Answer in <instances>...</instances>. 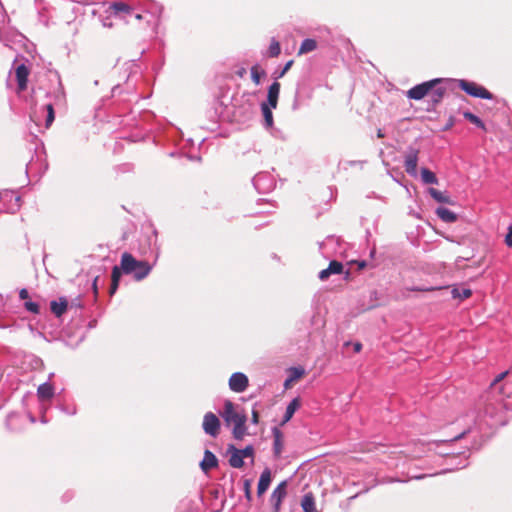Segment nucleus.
<instances>
[{
    "label": "nucleus",
    "instance_id": "20",
    "mask_svg": "<svg viewBox=\"0 0 512 512\" xmlns=\"http://www.w3.org/2000/svg\"><path fill=\"white\" fill-rule=\"evenodd\" d=\"M300 399L299 398H294L287 406L286 408V412H285V415H284V418H283V421H282V425H284L285 423H287L294 415L295 411L300 407Z\"/></svg>",
    "mask_w": 512,
    "mask_h": 512
},
{
    "label": "nucleus",
    "instance_id": "18",
    "mask_svg": "<svg viewBox=\"0 0 512 512\" xmlns=\"http://www.w3.org/2000/svg\"><path fill=\"white\" fill-rule=\"evenodd\" d=\"M123 271L120 266H114L111 273V285L109 288V294L112 296L118 289L120 278Z\"/></svg>",
    "mask_w": 512,
    "mask_h": 512
},
{
    "label": "nucleus",
    "instance_id": "33",
    "mask_svg": "<svg viewBox=\"0 0 512 512\" xmlns=\"http://www.w3.org/2000/svg\"><path fill=\"white\" fill-rule=\"evenodd\" d=\"M113 8L117 12L129 13L131 11V8L127 4L122 3V2L114 3Z\"/></svg>",
    "mask_w": 512,
    "mask_h": 512
},
{
    "label": "nucleus",
    "instance_id": "40",
    "mask_svg": "<svg viewBox=\"0 0 512 512\" xmlns=\"http://www.w3.org/2000/svg\"><path fill=\"white\" fill-rule=\"evenodd\" d=\"M252 422L254 424H258L259 423V413L257 410H253L252 411Z\"/></svg>",
    "mask_w": 512,
    "mask_h": 512
},
{
    "label": "nucleus",
    "instance_id": "46",
    "mask_svg": "<svg viewBox=\"0 0 512 512\" xmlns=\"http://www.w3.org/2000/svg\"><path fill=\"white\" fill-rule=\"evenodd\" d=\"M503 393V386H500L499 387V394H502Z\"/></svg>",
    "mask_w": 512,
    "mask_h": 512
},
{
    "label": "nucleus",
    "instance_id": "21",
    "mask_svg": "<svg viewBox=\"0 0 512 512\" xmlns=\"http://www.w3.org/2000/svg\"><path fill=\"white\" fill-rule=\"evenodd\" d=\"M430 196L439 203L452 204L451 198L445 194L444 192L437 190L435 188H429L428 190Z\"/></svg>",
    "mask_w": 512,
    "mask_h": 512
},
{
    "label": "nucleus",
    "instance_id": "26",
    "mask_svg": "<svg viewBox=\"0 0 512 512\" xmlns=\"http://www.w3.org/2000/svg\"><path fill=\"white\" fill-rule=\"evenodd\" d=\"M266 72L260 68L258 64L251 67V78L255 85H259L261 77H264Z\"/></svg>",
    "mask_w": 512,
    "mask_h": 512
},
{
    "label": "nucleus",
    "instance_id": "11",
    "mask_svg": "<svg viewBox=\"0 0 512 512\" xmlns=\"http://www.w3.org/2000/svg\"><path fill=\"white\" fill-rule=\"evenodd\" d=\"M280 88H281V85L277 81L273 82L268 88L266 104L274 109L277 107V104H278Z\"/></svg>",
    "mask_w": 512,
    "mask_h": 512
},
{
    "label": "nucleus",
    "instance_id": "30",
    "mask_svg": "<svg viewBox=\"0 0 512 512\" xmlns=\"http://www.w3.org/2000/svg\"><path fill=\"white\" fill-rule=\"evenodd\" d=\"M45 109L47 111L45 126L46 128H49L55 119V112L52 104H47Z\"/></svg>",
    "mask_w": 512,
    "mask_h": 512
},
{
    "label": "nucleus",
    "instance_id": "31",
    "mask_svg": "<svg viewBox=\"0 0 512 512\" xmlns=\"http://www.w3.org/2000/svg\"><path fill=\"white\" fill-rule=\"evenodd\" d=\"M472 295V291L470 289H462L461 291L458 288H454L452 290L453 298L467 299Z\"/></svg>",
    "mask_w": 512,
    "mask_h": 512
},
{
    "label": "nucleus",
    "instance_id": "1",
    "mask_svg": "<svg viewBox=\"0 0 512 512\" xmlns=\"http://www.w3.org/2000/svg\"><path fill=\"white\" fill-rule=\"evenodd\" d=\"M121 269L124 274H132L136 281H142L151 272L152 266L147 261L137 260L132 254L121 255Z\"/></svg>",
    "mask_w": 512,
    "mask_h": 512
},
{
    "label": "nucleus",
    "instance_id": "12",
    "mask_svg": "<svg viewBox=\"0 0 512 512\" xmlns=\"http://www.w3.org/2000/svg\"><path fill=\"white\" fill-rule=\"evenodd\" d=\"M343 272V264L336 260H333L329 263L326 269H323L319 273V278L323 281L329 278L332 274H341Z\"/></svg>",
    "mask_w": 512,
    "mask_h": 512
},
{
    "label": "nucleus",
    "instance_id": "9",
    "mask_svg": "<svg viewBox=\"0 0 512 512\" xmlns=\"http://www.w3.org/2000/svg\"><path fill=\"white\" fill-rule=\"evenodd\" d=\"M286 488V481H282L280 484H278V486L274 489V491L271 494V502L274 505L276 512L279 510L281 502L286 496Z\"/></svg>",
    "mask_w": 512,
    "mask_h": 512
},
{
    "label": "nucleus",
    "instance_id": "14",
    "mask_svg": "<svg viewBox=\"0 0 512 512\" xmlns=\"http://www.w3.org/2000/svg\"><path fill=\"white\" fill-rule=\"evenodd\" d=\"M273 437H274V443H273V451L276 458H279L281 456V453L283 451L284 447V440H283V433L278 429H273Z\"/></svg>",
    "mask_w": 512,
    "mask_h": 512
},
{
    "label": "nucleus",
    "instance_id": "8",
    "mask_svg": "<svg viewBox=\"0 0 512 512\" xmlns=\"http://www.w3.org/2000/svg\"><path fill=\"white\" fill-rule=\"evenodd\" d=\"M30 70L25 64H20L15 69V76L18 84V90L24 91L27 88L28 76Z\"/></svg>",
    "mask_w": 512,
    "mask_h": 512
},
{
    "label": "nucleus",
    "instance_id": "17",
    "mask_svg": "<svg viewBox=\"0 0 512 512\" xmlns=\"http://www.w3.org/2000/svg\"><path fill=\"white\" fill-rule=\"evenodd\" d=\"M67 307L68 301L64 297H60L58 301H52L50 304L52 313L57 317H61L67 311Z\"/></svg>",
    "mask_w": 512,
    "mask_h": 512
},
{
    "label": "nucleus",
    "instance_id": "49",
    "mask_svg": "<svg viewBox=\"0 0 512 512\" xmlns=\"http://www.w3.org/2000/svg\"><path fill=\"white\" fill-rule=\"evenodd\" d=\"M136 18H137V19H141L142 17H141V15H140V14H137V15H136Z\"/></svg>",
    "mask_w": 512,
    "mask_h": 512
},
{
    "label": "nucleus",
    "instance_id": "10",
    "mask_svg": "<svg viewBox=\"0 0 512 512\" xmlns=\"http://www.w3.org/2000/svg\"><path fill=\"white\" fill-rule=\"evenodd\" d=\"M227 452L230 455L229 465L233 468H242L244 465L243 456L234 445H229Z\"/></svg>",
    "mask_w": 512,
    "mask_h": 512
},
{
    "label": "nucleus",
    "instance_id": "5",
    "mask_svg": "<svg viewBox=\"0 0 512 512\" xmlns=\"http://www.w3.org/2000/svg\"><path fill=\"white\" fill-rule=\"evenodd\" d=\"M202 427L206 434L217 437L220 432V421L214 413L207 412L203 417Z\"/></svg>",
    "mask_w": 512,
    "mask_h": 512
},
{
    "label": "nucleus",
    "instance_id": "6",
    "mask_svg": "<svg viewBox=\"0 0 512 512\" xmlns=\"http://www.w3.org/2000/svg\"><path fill=\"white\" fill-rule=\"evenodd\" d=\"M418 154L419 151L417 149H409L405 155L404 167L405 171L411 175H417V164H418Z\"/></svg>",
    "mask_w": 512,
    "mask_h": 512
},
{
    "label": "nucleus",
    "instance_id": "44",
    "mask_svg": "<svg viewBox=\"0 0 512 512\" xmlns=\"http://www.w3.org/2000/svg\"><path fill=\"white\" fill-rule=\"evenodd\" d=\"M353 349L356 353H359L362 349V344L360 342H356L353 344Z\"/></svg>",
    "mask_w": 512,
    "mask_h": 512
},
{
    "label": "nucleus",
    "instance_id": "7",
    "mask_svg": "<svg viewBox=\"0 0 512 512\" xmlns=\"http://www.w3.org/2000/svg\"><path fill=\"white\" fill-rule=\"evenodd\" d=\"M248 378L245 374L236 372L233 373L229 379V387L232 391L240 393L248 387Z\"/></svg>",
    "mask_w": 512,
    "mask_h": 512
},
{
    "label": "nucleus",
    "instance_id": "2",
    "mask_svg": "<svg viewBox=\"0 0 512 512\" xmlns=\"http://www.w3.org/2000/svg\"><path fill=\"white\" fill-rule=\"evenodd\" d=\"M222 417L226 424L234 425L232 431L234 438L237 440H242L247 434V416L245 414L238 413L235 410L234 404L231 401H227L224 405Z\"/></svg>",
    "mask_w": 512,
    "mask_h": 512
},
{
    "label": "nucleus",
    "instance_id": "13",
    "mask_svg": "<svg viewBox=\"0 0 512 512\" xmlns=\"http://www.w3.org/2000/svg\"><path fill=\"white\" fill-rule=\"evenodd\" d=\"M217 466V457L210 450H205L203 460L200 462L202 471L207 473L209 470L216 468Z\"/></svg>",
    "mask_w": 512,
    "mask_h": 512
},
{
    "label": "nucleus",
    "instance_id": "50",
    "mask_svg": "<svg viewBox=\"0 0 512 512\" xmlns=\"http://www.w3.org/2000/svg\"><path fill=\"white\" fill-rule=\"evenodd\" d=\"M364 266H365V263H364V262H362V263L360 264V268H363Z\"/></svg>",
    "mask_w": 512,
    "mask_h": 512
},
{
    "label": "nucleus",
    "instance_id": "4",
    "mask_svg": "<svg viewBox=\"0 0 512 512\" xmlns=\"http://www.w3.org/2000/svg\"><path fill=\"white\" fill-rule=\"evenodd\" d=\"M459 87L465 91L467 94L473 97L481 98V99H492L493 95L489 92L485 87L478 85L474 82H469L466 80H460Z\"/></svg>",
    "mask_w": 512,
    "mask_h": 512
},
{
    "label": "nucleus",
    "instance_id": "34",
    "mask_svg": "<svg viewBox=\"0 0 512 512\" xmlns=\"http://www.w3.org/2000/svg\"><path fill=\"white\" fill-rule=\"evenodd\" d=\"M25 308L34 313V314H38L39 313V305L35 302H32V301H26L25 302Z\"/></svg>",
    "mask_w": 512,
    "mask_h": 512
},
{
    "label": "nucleus",
    "instance_id": "25",
    "mask_svg": "<svg viewBox=\"0 0 512 512\" xmlns=\"http://www.w3.org/2000/svg\"><path fill=\"white\" fill-rule=\"evenodd\" d=\"M421 177H422V181L425 184H438V179H437L435 173H433L432 171H430L427 168L421 169Z\"/></svg>",
    "mask_w": 512,
    "mask_h": 512
},
{
    "label": "nucleus",
    "instance_id": "29",
    "mask_svg": "<svg viewBox=\"0 0 512 512\" xmlns=\"http://www.w3.org/2000/svg\"><path fill=\"white\" fill-rule=\"evenodd\" d=\"M304 375H305V370L302 367H291L289 369V378L293 382L300 380L302 377H304Z\"/></svg>",
    "mask_w": 512,
    "mask_h": 512
},
{
    "label": "nucleus",
    "instance_id": "38",
    "mask_svg": "<svg viewBox=\"0 0 512 512\" xmlns=\"http://www.w3.org/2000/svg\"><path fill=\"white\" fill-rule=\"evenodd\" d=\"M505 243L508 247H512V225L508 228V233L505 237Z\"/></svg>",
    "mask_w": 512,
    "mask_h": 512
},
{
    "label": "nucleus",
    "instance_id": "35",
    "mask_svg": "<svg viewBox=\"0 0 512 512\" xmlns=\"http://www.w3.org/2000/svg\"><path fill=\"white\" fill-rule=\"evenodd\" d=\"M240 453L242 454L243 458L245 457H254V448L253 446L249 445L246 446L244 449H239Z\"/></svg>",
    "mask_w": 512,
    "mask_h": 512
},
{
    "label": "nucleus",
    "instance_id": "42",
    "mask_svg": "<svg viewBox=\"0 0 512 512\" xmlns=\"http://www.w3.org/2000/svg\"><path fill=\"white\" fill-rule=\"evenodd\" d=\"M235 73L239 78H243L246 74V69L244 67H241Z\"/></svg>",
    "mask_w": 512,
    "mask_h": 512
},
{
    "label": "nucleus",
    "instance_id": "43",
    "mask_svg": "<svg viewBox=\"0 0 512 512\" xmlns=\"http://www.w3.org/2000/svg\"><path fill=\"white\" fill-rule=\"evenodd\" d=\"M98 279H99V277H98V276H96V277L94 278V281H93V292H94L95 296H97V294H98V287H97V281H98Z\"/></svg>",
    "mask_w": 512,
    "mask_h": 512
},
{
    "label": "nucleus",
    "instance_id": "3",
    "mask_svg": "<svg viewBox=\"0 0 512 512\" xmlns=\"http://www.w3.org/2000/svg\"><path fill=\"white\" fill-rule=\"evenodd\" d=\"M442 81L443 79L436 78L418 84L407 91V97L413 100H421L425 96H429L430 90H432L434 86L441 84Z\"/></svg>",
    "mask_w": 512,
    "mask_h": 512
},
{
    "label": "nucleus",
    "instance_id": "22",
    "mask_svg": "<svg viewBox=\"0 0 512 512\" xmlns=\"http://www.w3.org/2000/svg\"><path fill=\"white\" fill-rule=\"evenodd\" d=\"M301 507L304 512H317L314 497L311 493L306 494L301 501Z\"/></svg>",
    "mask_w": 512,
    "mask_h": 512
},
{
    "label": "nucleus",
    "instance_id": "24",
    "mask_svg": "<svg viewBox=\"0 0 512 512\" xmlns=\"http://www.w3.org/2000/svg\"><path fill=\"white\" fill-rule=\"evenodd\" d=\"M317 48V42L314 39H305L299 48L298 54H306L314 51Z\"/></svg>",
    "mask_w": 512,
    "mask_h": 512
},
{
    "label": "nucleus",
    "instance_id": "41",
    "mask_svg": "<svg viewBox=\"0 0 512 512\" xmlns=\"http://www.w3.org/2000/svg\"><path fill=\"white\" fill-rule=\"evenodd\" d=\"M19 297L22 299V300H26L29 298V294H28V291L26 289H21L20 292H19Z\"/></svg>",
    "mask_w": 512,
    "mask_h": 512
},
{
    "label": "nucleus",
    "instance_id": "19",
    "mask_svg": "<svg viewBox=\"0 0 512 512\" xmlns=\"http://www.w3.org/2000/svg\"><path fill=\"white\" fill-rule=\"evenodd\" d=\"M437 216L446 223H453L457 220V215L445 207H438L436 209Z\"/></svg>",
    "mask_w": 512,
    "mask_h": 512
},
{
    "label": "nucleus",
    "instance_id": "16",
    "mask_svg": "<svg viewBox=\"0 0 512 512\" xmlns=\"http://www.w3.org/2000/svg\"><path fill=\"white\" fill-rule=\"evenodd\" d=\"M37 396L40 401H49L54 396V387L50 383H43L37 389Z\"/></svg>",
    "mask_w": 512,
    "mask_h": 512
},
{
    "label": "nucleus",
    "instance_id": "27",
    "mask_svg": "<svg viewBox=\"0 0 512 512\" xmlns=\"http://www.w3.org/2000/svg\"><path fill=\"white\" fill-rule=\"evenodd\" d=\"M270 106L266 103H262L261 110L263 113L264 121L267 127H271L273 125V114Z\"/></svg>",
    "mask_w": 512,
    "mask_h": 512
},
{
    "label": "nucleus",
    "instance_id": "32",
    "mask_svg": "<svg viewBox=\"0 0 512 512\" xmlns=\"http://www.w3.org/2000/svg\"><path fill=\"white\" fill-rule=\"evenodd\" d=\"M281 52L280 44L278 41L273 40L269 46V54L271 57H277Z\"/></svg>",
    "mask_w": 512,
    "mask_h": 512
},
{
    "label": "nucleus",
    "instance_id": "39",
    "mask_svg": "<svg viewBox=\"0 0 512 512\" xmlns=\"http://www.w3.org/2000/svg\"><path fill=\"white\" fill-rule=\"evenodd\" d=\"M292 65H293V60L288 61L285 64L283 70L281 71L279 77H283L288 72V70L291 68Z\"/></svg>",
    "mask_w": 512,
    "mask_h": 512
},
{
    "label": "nucleus",
    "instance_id": "28",
    "mask_svg": "<svg viewBox=\"0 0 512 512\" xmlns=\"http://www.w3.org/2000/svg\"><path fill=\"white\" fill-rule=\"evenodd\" d=\"M463 116L465 119L470 121L472 124L476 125L477 127L481 128L482 130H486V126L483 123V121L475 114L466 111L463 113Z\"/></svg>",
    "mask_w": 512,
    "mask_h": 512
},
{
    "label": "nucleus",
    "instance_id": "23",
    "mask_svg": "<svg viewBox=\"0 0 512 512\" xmlns=\"http://www.w3.org/2000/svg\"><path fill=\"white\" fill-rule=\"evenodd\" d=\"M445 92L446 89L438 84L437 86H434L432 90H430L429 96L431 97V100L434 104H438L444 97Z\"/></svg>",
    "mask_w": 512,
    "mask_h": 512
},
{
    "label": "nucleus",
    "instance_id": "15",
    "mask_svg": "<svg viewBox=\"0 0 512 512\" xmlns=\"http://www.w3.org/2000/svg\"><path fill=\"white\" fill-rule=\"evenodd\" d=\"M270 483H271V471H270V469L266 468L262 472L259 482H258V487H257L258 496H261L266 492Z\"/></svg>",
    "mask_w": 512,
    "mask_h": 512
},
{
    "label": "nucleus",
    "instance_id": "48",
    "mask_svg": "<svg viewBox=\"0 0 512 512\" xmlns=\"http://www.w3.org/2000/svg\"><path fill=\"white\" fill-rule=\"evenodd\" d=\"M349 275H350V272H349V271H347V272H346V275H345V278H346V279H348Z\"/></svg>",
    "mask_w": 512,
    "mask_h": 512
},
{
    "label": "nucleus",
    "instance_id": "45",
    "mask_svg": "<svg viewBox=\"0 0 512 512\" xmlns=\"http://www.w3.org/2000/svg\"><path fill=\"white\" fill-rule=\"evenodd\" d=\"M294 382L288 377L284 382L285 389H289Z\"/></svg>",
    "mask_w": 512,
    "mask_h": 512
},
{
    "label": "nucleus",
    "instance_id": "47",
    "mask_svg": "<svg viewBox=\"0 0 512 512\" xmlns=\"http://www.w3.org/2000/svg\"><path fill=\"white\" fill-rule=\"evenodd\" d=\"M377 135H378V137H383V134H382L381 130L378 131Z\"/></svg>",
    "mask_w": 512,
    "mask_h": 512
},
{
    "label": "nucleus",
    "instance_id": "36",
    "mask_svg": "<svg viewBox=\"0 0 512 512\" xmlns=\"http://www.w3.org/2000/svg\"><path fill=\"white\" fill-rule=\"evenodd\" d=\"M508 374V371H505V372H502L500 373L499 375H497L495 377V379L492 381V383L490 384V388L491 389H494L498 383H500Z\"/></svg>",
    "mask_w": 512,
    "mask_h": 512
},
{
    "label": "nucleus",
    "instance_id": "37",
    "mask_svg": "<svg viewBox=\"0 0 512 512\" xmlns=\"http://www.w3.org/2000/svg\"><path fill=\"white\" fill-rule=\"evenodd\" d=\"M244 491H245V497L247 498V500L251 501L252 496H251V486H250L249 480H246L244 482Z\"/></svg>",
    "mask_w": 512,
    "mask_h": 512
}]
</instances>
